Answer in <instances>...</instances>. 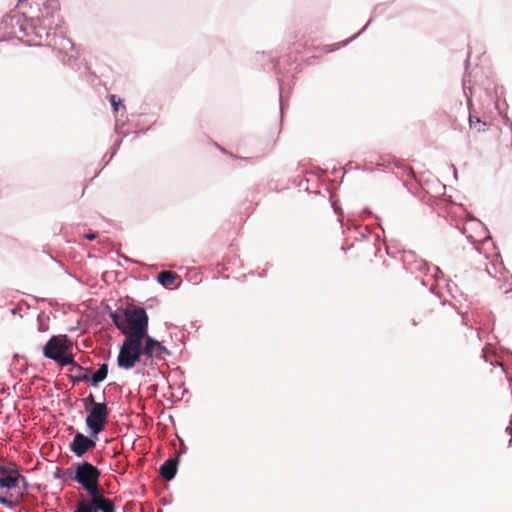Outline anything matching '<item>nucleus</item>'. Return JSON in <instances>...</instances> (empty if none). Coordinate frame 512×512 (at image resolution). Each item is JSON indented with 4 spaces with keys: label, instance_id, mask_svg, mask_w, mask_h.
I'll use <instances>...</instances> for the list:
<instances>
[{
    "label": "nucleus",
    "instance_id": "nucleus-17",
    "mask_svg": "<svg viewBox=\"0 0 512 512\" xmlns=\"http://www.w3.org/2000/svg\"><path fill=\"white\" fill-rule=\"evenodd\" d=\"M86 402H89L92 407H94V404H97V402L94 401V396L92 394H90L86 399H85Z\"/></svg>",
    "mask_w": 512,
    "mask_h": 512
},
{
    "label": "nucleus",
    "instance_id": "nucleus-18",
    "mask_svg": "<svg viewBox=\"0 0 512 512\" xmlns=\"http://www.w3.org/2000/svg\"><path fill=\"white\" fill-rule=\"evenodd\" d=\"M85 238L88 240H94L96 238V234L95 233L86 234Z\"/></svg>",
    "mask_w": 512,
    "mask_h": 512
},
{
    "label": "nucleus",
    "instance_id": "nucleus-2",
    "mask_svg": "<svg viewBox=\"0 0 512 512\" xmlns=\"http://www.w3.org/2000/svg\"><path fill=\"white\" fill-rule=\"evenodd\" d=\"M72 347L73 343L67 335H54L43 347V355L63 367L72 362Z\"/></svg>",
    "mask_w": 512,
    "mask_h": 512
},
{
    "label": "nucleus",
    "instance_id": "nucleus-5",
    "mask_svg": "<svg viewBox=\"0 0 512 512\" xmlns=\"http://www.w3.org/2000/svg\"><path fill=\"white\" fill-rule=\"evenodd\" d=\"M109 416V410L105 403L94 404L86 417V425L91 430V435H97L104 429Z\"/></svg>",
    "mask_w": 512,
    "mask_h": 512
},
{
    "label": "nucleus",
    "instance_id": "nucleus-13",
    "mask_svg": "<svg viewBox=\"0 0 512 512\" xmlns=\"http://www.w3.org/2000/svg\"><path fill=\"white\" fill-rule=\"evenodd\" d=\"M108 374V366L107 364H102L98 370L93 374L91 379V384L94 387H97L100 382H102Z\"/></svg>",
    "mask_w": 512,
    "mask_h": 512
},
{
    "label": "nucleus",
    "instance_id": "nucleus-3",
    "mask_svg": "<svg viewBox=\"0 0 512 512\" xmlns=\"http://www.w3.org/2000/svg\"><path fill=\"white\" fill-rule=\"evenodd\" d=\"M100 470L89 462H83L75 466L76 480L88 492V494H101L99 488Z\"/></svg>",
    "mask_w": 512,
    "mask_h": 512
},
{
    "label": "nucleus",
    "instance_id": "nucleus-12",
    "mask_svg": "<svg viewBox=\"0 0 512 512\" xmlns=\"http://www.w3.org/2000/svg\"><path fill=\"white\" fill-rule=\"evenodd\" d=\"M143 343L142 355H145L147 358H151L154 355L155 350L160 349V342L149 337L148 334H146V338H144Z\"/></svg>",
    "mask_w": 512,
    "mask_h": 512
},
{
    "label": "nucleus",
    "instance_id": "nucleus-10",
    "mask_svg": "<svg viewBox=\"0 0 512 512\" xmlns=\"http://www.w3.org/2000/svg\"><path fill=\"white\" fill-rule=\"evenodd\" d=\"M70 366L69 372L70 376L74 381H88V370L84 369L81 365L77 364L72 357V362L67 363Z\"/></svg>",
    "mask_w": 512,
    "mask_h": 512
},
{
    "label": "nucleus",
    "instance_id": "nucleus-1",
    "mask_svg": "<svg viewBox=\"0 0 512 512\" xmlns=\"http://www.w3.org/2000/svg\"><path fill=\"white\" fill-rule=\"evenodd\" d=\"M115 326L125 335V338L144 341L148 329V316L141 307L117 309L110 314Z\"/></svg>",
    "mask_w": 512,
    "mask_h": 512
},
{
    "label": "nucleus",
    "instance_id": "nucleus-15",
    "mask_svg": "<svg viewBox=\"0 0 512 512\" xmlns=\"http://www.w3.org/2000/svg\"><path fill=\"white\" fill-rule=\"evenodd\" d=\"M469 125L470 128L475 129L477 132L485 131L487 126L485 122L473 116L469 117Z\"/></svg>",
    "mask_w": 512,
    "mask_h": 512
},
{
    "label": "nucleus",
    "instance_id": "nucleus-21",
    "mask_svg": "<svg viewBox=\"0 0 512 512\" xmlns=\"http://www.w3.org/2000/svg\"><path fill=\"white\" fill-rule=\"evenodd\" d=\"M161 350H162V353H166L167 352V350H166V348L164 346L161 347Z\"/></svg>",
    "mask_w": 512,
    "mask_h": 512
},
{
    "label": "nucleus",
    "instance_id": "nucleus-8",
    "mask_svg": "<svg viewBox=\"0 0 512 512\" xmlns=\"http://www.w3.org/2000/svg\"><path fill=\"white\" fill-rule=\"evenodd\" d=\"M90 500L82 499L78 501L77 507L74 512H98L100 508L95 505V502H102L104 493L101 494H89Z\"/></svg>",
    "mask_w": 512,
    "mask_h": 512
},
{
    "label": "nucleus",
    "instance_id": "nucleus-22",
    "mask_svg": "<svg viewBox=\"0 0 512 512\" xmlns=\"http://www.w3.org/2000/svg\"><path fill=\"white\" fill-rule=\"evenodd\" d=\"M156 451H157V452H159V451H160V444H159V445H157V447H156Z\"/></svg>",
    "mask_w": 512,
    "mask_h": 512
},
{
    "label": "nucleus",
    "instance_id": "nucleus-7",
    "mask_svg": "<svg viewBox=\"0 0 512 512\" xmlns=\"http://www.w3.org/2000/svg\"><path fill=\"white\" fill-rule=\"evenodd\" d=\"M95 446L96 442L92 438L78 432L75 434L69 448L77 457H82L85 453L94 449Z\"/></svg>",
    "mask_w": 512,
    "mask_h": 512
},
{
    "label": "nucleus",
    "instance_id": "nucleus-4",
    "mask_svg": "<svg viewBox=\"0 0 512 512\" xmlns=\"http://www.w3.org/2000/svg\"><path fill=\"white\" fill-rule=\"evenodd\" d=\"M142 344L143 341L125 338L118 354V365L124 369L134 367L142 355Z\"/></svg>",
    "mask_w": 512,
    "mask_h": 512
},
{
    "label": "nucleus",
    "instance_id": "nucleus-11",
    "mask_svg": "<svg viewBox=\"0 0 512 512\" xmlns=\"http://www.w3.org/2000/svg\"><path fill=\"white\" fill-rule=\"evenodd\" d=\"M182 283L181 277L172 271H162V286L168 289L178 288Z\"/></svg>",
    "mask_w": 512,
    "mask_h": 512
},
{
    "label": "nucleus",
    "instance_id": "nucleus-14",
    "mask_svg": "<svg viewBox=\"0 0 512 512\" xmlns=\"http://www.w3.org/2000/svg\"><path fill=\"white\" fill-rule=\"evenodd\" d=\"M102 512H115L114 503L103 495L102 502H95Z\"/></svg>",
    "mask_w": 512,
    "mask_h": 512
},
{
    "label": "nucleus",
    "instance_id": "nucleus-16",
    "mask_svg": "<svg viewBox=\"0 0 512 512\" xmlns=\"http://www.w3.org/2000/svg\"><path fill=\"white\" fill-rule=\"evenodd\" d=\"M109 102L111 103V106L113 107L114 112H118V110L120 108L125 109V106H124L122 100L114 94L109 96Z\"/></svg>",
    "mask_w": 512,
    "mask_h": 512
},
{
    "label": "nucleus",
    "instance_id": "nucleus-9",
    "mask_svg": "<svg viewBox=\"0 0 512 512\" xmlns=\"http://www.w3.org/2000/svg\"><path fill=\"white\" fill-rule=\"evenodd\" d=\"M178 456L179 455H176L175 457L166 460L162 464V479L170 481L174 478L177 472Z\"/></svg>",
    "mask_w": 512,
    "mask_h": 512
},
{
    "label": "nucleus",
    "instance_id": "nucleus-20",
    "mask_svg": "<svg viewBox=\"0 0 512 512\" xmlns=\"http://www.w3.org/2000/svg\"><path fill=\"white\" fill-rule=\"evenodd\" d=\"M156 280H157L158 282H160V273H158V274L156 275Z\"/></svg>",
    "mask_w": 512,
    "mask_h": 512
},
{
    "label": "nucleus",
    "instance_id": "nucleus-19",
    "mask_svg": "<svg viewBox=\"0 0 512 512\" xmlns=\"http://www.w3.org/2000/svg\"><path fill=\"white\" fill-rule=\"evenodd\" d=\"M467 238H468L472 243H476V242H478V241H479L478 239H475L472 235H467Z\"/></svg>",
    "mask_w": 512,
    "mask_h": 512
},
{
    "label": "nucleus",
    "instance_id": "nucleus-6",
    "mask_svg": "<svg viewBox=\"0 0 512 512\" xmlns=\"http://www.w3.org/2000/svg\"><path fill=\"white\" fill-rule=\"evenodd\" d=\"M19 481L17 473L8 471L5 468H0V503L12 508L14 503L7 498L8 492L15 488Z\"/></svg>",
    "mask_w": 512,
    "mask_h": 512
},
{
    "label": "nucleus",
    "instance_id": "nucleus-23",
    "mask_svg": "<svg viewBox=\"0 0 512 512\" xmlns=\"http://www.w3.org/2000/svg\"><path fill=\"white\" fill-rule=\"evenodd\" d=\"M27 0H18L19 3L26 2Z\"/></svg>",
    "mask_w": 512,
    "mask_h": 512
}]
</instances>
